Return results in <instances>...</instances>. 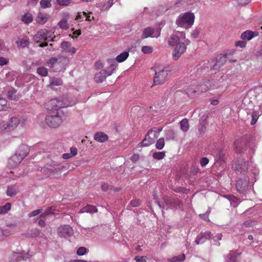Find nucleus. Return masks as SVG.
Segmentation results:
<instances>
[{
	"mask_svg": "<svg viewBox=\"0 0 262 262\" xmlns=\"http://www.w3.org/2000/svg\"><path fill=\"white\" fill-rule=\"evenodd\" d=\"M210 211H211V209L210 208H209L207 211L206 213H203V214H200L199 215V216L201 217V218H202L204 220L206 221H209V214L210 213Z\"/></svg>",
	"mask_w": 262,
	"mask_h": 262,
	"instance_id": "nucleus-50",
	"label": "nucleus"
},
{
	"mask_svg": "<svg viewBox=\"0 0 262 262\" xmlns=\"http://www.w3.org/2000/svg\"><path fill=\"white\" fill-rule=\"evenodd\" d=\"M222 234L221 233H217L215 236H212L211 239H213V241L216 242L217 241H221L222 239Z\"/></svg>",
	"mask_w": 262,
	"mask_h": 262,
	"instance_id": "nucleus-63",
	"label": "nucleus"
},
{
	"mask_svg": "<svg viewBox=\"0 0 262 262\" xmlns=\"http://www.w3.org/2000/svg\"><path fill=\"white\" fill-rule=\"evenodd\" d=\"M57 63V68L59 69L57 72H64L68 65L69 59L66 57H59Z\"/></svg>",
	"mask_w": 262,
	"mask_h": 262,
	"instance_id": "nucleus-19",
	"label": "nucleus"
},
{
	"mask_svg": "<svg viewBox=\"0 0 262 262\" xmlns=\"http://www.w3.org/2000/svg\"><path fill=\"white\" fill-rule=\"evenodd\" d=\"M21 20L26 24H29L33 21L32 15L27 13L24 14L21 18Z\"/></svg>",
	"mask_w": 262,
	"mask_h": 262,
	"instance_id": "nucleus-33",
	"label": "nucleus"
},
{
	"mask_svg": "<svg viewBox=\"0 0 262 262\" xmlns=\"http://www.w3.org/2000/svg\"><path fill=\"white\" fill-rule=\"evenodd\" d=\"M40 5L41 8H49L52 7L51 0H41Z\"/></svg>",
	"mask_w": 262,
	"mask_h": 262,
	"instance_id": "nucleus-38",
	"label": "nucleus"
},
{
	"mask_svg": "<svg viewBox=\"0 0 262 262\" xmlns=\"http://www.w3.org/2000/svg\"><path fill=\"white\" fill-rule=\"evenodd\" d=\"M258 117H259V115H258V113L254 111L252 113V120L251 121V125L255 124L256 123V122H257V119H258Z\"/></svg>",
	"mask_w": 262,
	"mask_h": 262,
	"instance_id": "nucleus-48",
	"label": "nucleus"
},
{
	"mask_svg": "<svg viewBox=\"0 0 262 262\" xmlns=\"http://www.w3.org/2000/svg\"><path fill=\"white\" fill-rule=\"evenodd\" d=\"M58 25L63 30H67L69 28L68 20L66 18L61 19L58 23Z\"/></svg>",
	"mask_w": 262,
	"mask_h": 262,
	"instance_id": "nucleus-36",
	"label": "nucleus"
},
{
	"mask_svg": "<svg viewBox=\"0 0 262 262\" xmlns=\"http://www.w3.org/2000/svg\"><path fill=\"white\" fill-rule=\"evenodd\" d=\"M30 149L28 145L22 144L19 146L15 154L24 159L29 153Z\"/></svg>",
	"mask_w": 262,
	"mask_h": 262,
	"instance_id": "nucleus-20",
	"label": "nucleus"
},
{
	"mask_svg": "<svg viewBox=\"0 0 262 262\" xmlns=\"http://www.w3.org/2000/svg\"><path fill=\"white\" fill-rule=\"evenodd\" d=\"M165 137L166 140H172L175 139V133L173 130L169 129L166 131Z\"/></svg>",
	"mask_w": 262,
	"mask_h": 262,
	"instance_id": "nucleus-34",
	"label": "nucleus"
},
{
	"mask_svg": "<svg viewBox=\"0 0 262 262\" xmlns=\"http://www.w3.org/2000/svg\"><path fill=\"white\" fill-rule=\"evenodd\" d=\"M240 253L237 250H230L229 252L224 256V262H238L237 256Z\"/></svg>",
	"mask_w": 262,
	"mask_h": 262,
	"instance_id": "nucleus-17",
	"label": "nucleus"
},
{
	"mask_svg": "<svg viewBox=\"0 0 262 262\" xmlns=\"http://www.w3.org/2000/svg\"><path fill=\"white\" fill-rule=\"evenodd\" d=\"M57 233L60 237L67 238L73 234L74 230L70 225H63L57 228Z\"/></svg>",
	"mask_w": 262,
	"mask_h": 262,
	"instance_id": "nucleus-11",
	"label": "nucleus"
},
{
	"mask_svg": "<svg viewBox=\"0 0 262 262\" xmlns=\"http://www.w3.org/2000/svg\"><path fill=\"white\" fill-rule=\"evenodd\" d=\"M231 203V205L234 207L237 206L239 199L233 195H227L225 196Z\"/></svg>",
	"mask_w": 262,
	"mask_h": 262,
	"instance_id": "nucleus-31",
	"label": "nucleus"
},
{
	"mask_svg": "<svg viewBox=\"0 0 262 262\" xmlns=\"http://www.w3.org/2000/svg\"><path fill=\"white\" fill-rule=\"evenodd\" d=\"M141 51L144 54H150L153 52V48L150 46H144L142 47Z\"/></svg>",
	"mask_w": 262,
	"mask_h": 262,
	"instance_id": "nucleus-47",
	"label": "nucleus"
},
{
	"mask_svg": "<svg viewBox=\"0 0 262 262\" xmlns=\"http://www.w3.org/2000/svg\"><path fill=\"white\" fill-rule=\"evenodd\" d=\"M129 204L132 207H136L139 206L141 203L139 200H134L130 202Z\"/></svg>",
	"mask_w": 262,
	"mask_h": 262,
	"instance_id": "nucleus-57",
	"label": "nucleus"
},
{
	"mask_svg": "<svg viewBox=\"0 0 262 262\" xmlns=\"http://www.w3.org/2000/svg\"><path fill=\"white\" fill-rule=\"evenodd\" d=\"M98 211L97 209L94 206L88 205L86 206L83 207L80 211V213H94Z\"/></svg>",
	"mask_w": 262,
	"mask_h": 262,
	"instance_id": "nucleus-26",
	"label": "nucleus"
},
{
	"mask_svg": "<svg viewBox=\"0 0 262 262\" xmlns=\"http://www.w3.org/2000/svg\"><path fill=\"white\" fill-rule=\"evenodd\" d=\"M185 38L186 35L184 32L174 31L173 34L170 35L167 43L169 46L175 47Z\"/></svg>",
	"mask_w": 262,
	"mask_h": 262,
	"instance_id": "nucleus-6",
	"label": "nucleus"
},
{
	"mask_svg": "<svg viewBox=\"0 0 262 262\" xmlns=\"http://www.w3.org/2000/svg\"><path fill=\"white\" fill-rule=\"evenodd\" d=\"M240 253L237 250H230L229 252L224 256V262H238L237 256Z\"/></svg>",
	"mask_w": 262,
	"mask_h": 262,
	"instance_id": "nucleus-18",
	"label": "nucleus"
},
{
	"mask_svg": "<svg viewBox=\"0 0 262 262\" xmlns=\"http://www.w3.org/2000/svg\"><path fill=\"white\" fill-rule=\"evenodd\" d=\"M224 154L221 151H219L216 154L215 156L214 157V160L215 161V164H217L218 163H221L224 161Z\"/></svg>",
	"mask_w": 262,
	"mask_h": 262,
	"instance_id": "nucleus-41",
	"label": "nucleus"
},
{
	"mask_svg": "<svg viewBox=\"0 0 262 262\" xmlns=\"http://www.w3.org/2000/svg\"><path fill=\"white\" fill-rule=\"evenodd\" d=\"M170 70H161L159 71H156L155 76L154 78V83L155 85L163 84L169 76Z\"/></svg>",
	"mask_w": 262,
	"mask_h": 262,
	"instance_id": "nucleus-7",
	"label": "nucleus"
},
{
	"mask_svg": "<svg viewBox=\"0 0 262 262\" xmlns=\"http://www.w3.org/2000/svg\"><path fill=\"white\" fill-rule=\"evenodd\" d=\"M135 260L136 262H146V258L143 256H136Z\"/></svg>",
	"mask_w": 262,
	"mask_h": 262,
	"instance_id": "nucleus-58",
	"label": "nucleus"
},
{
	"mask_svg": "<svg viewBox=\"0 0 262 262\" xmlns=\"http://www.w3.org/2000/svg\"><path fill=\"white\" fill-rule=\"evenodd\" d=\"M249 180L248 178H245L243 179H240L236 181V188L241 194H244L246 193L247 190L248 189Z\"/></svg>",
	"mask_w": 262,
	"mask_h": 262,
	"instance_id": "nucleus-12",
	"label": "nucleus"
},
{
	"mask_svg": "<svg viewBox=\"0 0 262 262\" xmlns=\"http://www.w3.org/2000/svg\"><path fill=\"white\" fill-rule=\"evenodd\" d=\"M163 199V202L157 201L158 206L162 210L164 209L176 210L181 209L183 207L182 202L178 198L165 196Z\"/></svg>",
	"mask_w": 262,
	"mask_h": 262,
	"instance_id": "nucleus-2",
	"label": "nucleus"
},
{
	"mask_svg": "<svg viewBox=\"0 0 262 262\" xmlns=\"http://www.w3.org/2000/svg\"><path fill=\"white\" fill-rule=\"evenodd\" d=\"M19 123V120L18 118L12 117L7 123L9 126V128H10L11 130L12 131L16 128Z\"/></svg>",
	"mask_w": 262,
	"mask_h": 262,
	"instance_id": "nucleus-27",
	"label": "nucleus"
},
{
	"mask_svg": "<svg viewBox=\"0 0 262 262\" xmlns=\"http://www.w3.org/2000/svg\"><path fill=\"white\" fill-rule=\"evenodd\" d=\"M11 205L7 203L5 205L0 207V214L7 213L11 209Z\"/></svg>",
	"mask_w": 262,
	"mask_h": 262,
	"instance_id": "nucleus-37",
	"label": "nucleus"
},
{
	"mask_svg": "<svg viewBox=\"0 0 262 262\" xmlns=\"http://www.w3.org/2000/svg\"><path fill=\"white\" fill-rule=\"evenodd\" d=\"M194 14L191 12L181 13L177 17L176 24L178 27L188 29L190 28L194 22Z\"/></svg>",
	"mask_w": 262,
	"mask_h": 262,
	"instance_id": "nucleus-3",
	"label": "nucleus"
},
{
	"mask_svg": "<svg viewBox=\"0 0 262 262\" xmlns=\"http://www.w3.org/2000/svg\"><path fill=\"white\" fill-rule=\"evenodd\" d=\"M63 83L62 80L59 78H53L51 79L50 84L53 86L61 85Z\"/></svg>",
	"mask_w": 262,
	"mask_h": 262,
	"instance_id": "nucleus-35",
	"label": "nucleus"
},
{
	"mask_svg": "<svg viewBox=\"0 0 262 262\" xmlns=\"http://www.w3.org/2000/svg\"><path fill=\"white\" fill-rule=\"evenodd\" d=\"M7 92L6 96L11 100L18 101L19 97L16 95L17 90L13 87H8L6 89Z\"/></svg>",
	"mask_w": 262,
	"mask_h": 262,
	"instance_id": "nucleus-21",
	"label": "nucleus"
},
{
	"mask_svg": "<svg viewBox=\"0 0 262 262\" xmlns=\"http://www.w3.org/2000/svg\"><path fill=\"white\" fill-rule=\"evenodd\" d=\"M9 63V60L3 57H0V66H3L5 65L8 64Z\"/></svg>",
	"mask_w": 262,
	"mask_h": 262,
	"instance_id": "nucleus-62",
	"label": "nucleus"
},
{
	"mask_svg": "<svg viewBox=\"0 0 262 262\" xmlns=\"http://www.w3.org/2000/svg\"><path fill=\"white\" fill-rule=\"evenodd\" d=\"M37 19L38 23L41 24H44L48 21V20L49 19V17L46 14H43L42 13H39L38 14Z\"/></svg>",
	"mask_w": 262,
	"mask_h": 262,
	"instance_id": "nucleus-30",
	"label": "nucleus"
},
{
	"mask_svg": "<svg viewBox=\"0 0 262 262\" xmlns=\"http://www.w3.org/2000/svg\"><path fill=\"white\" fill-rule=\"evenodd\" d=\"M52 210H53V207H48L46 210L45 211L40 214V216L41 217H46L47 215H49V214H52L53 213V212H52Z\"/></svg>",
	"mask_w": 262,
	"mask_h": 262,
	"instance_id": "nucleus-49",
	"label": "nucleus"
},
{
	"mask_svg": "<svg viewBox=\"0 0 262 262\" xmlns=\"http://www.w3.org/2000/svg\"><path fill=\"white\" fill-rule=\"evenodd\" d=\"M155 32L154 29L152 27H148L144 28L142 32L141 38L142 39H145L148 37H152V34Z\"/></svg>",
	"mask_w": 262,
	"mask_h": 262,
	"instance_id": "nucleus-25",
	"label": "nucleus"
},
{
	"mask_svg": "<svg viewBox=\"0 0 262 262\" xmlns=\"http://www.w3.org/2000/svg\"><path fill=\"white\" fill-rule=\"evenodd\" d=\"M129 53L127 51L123 52L117 56L116 59L119 62L124 61L128 57Z\"/></svg>",
	"mask_w": 262,
	"mask_h": 262,
	"instance_id": "nucleus-29",
	"label": "nucleus"
},
{
	"mask_svg": "<svg viewBox=\"0 0 262 262\" xmlns=\"http://www.w3.org/2000/svg\"><path fill=\"white\" fill-rule=\"evenodd\" d=\"M200 33V28L196 27L194 30L192 31L191 36L193 38H196L199 37Z\"/></svg>",
	"mask_w": 262,
	"mask_h": 262,
	"instance_id": "nucleus-53",
	"label": "nucleus"
},
{
	"mask_svg": "<svg viewBox=\"0 0 262 262\" xmlns=\"http://www.w3.org/2000/svg\"><path fill=\"white\" fill-rule=\"evenodd\" d=\"M180 127L181 130L183 132L186 133L189 130V124L187 118H184L180 122Z\"/></svg>",
	"mask_w": 262,
	"mask_h": 262,
	"instance_id": "nucleus-28",
	"label": "nucleus"
},
{
	"mask_svg": "<svg viewBox=\"0 0 262 262\" xmlns=\"http://www.w3.org/2000/svg\"><path fill=\"white\" fill-rule=\"evenodd\" d=\"M72 105V104L56 98L49 101L47 104V108L50 110L45 119L47 124L51 128L59 127L63 121L60 116L61 112L60 109Z\"/></svg>",
	"mask_w": 262,
	"mask_h": 262,
	"instance_id": "nucleus-1",
	"label": "nucleus"
},
{
	"mask_svg": "<svg viewBox=\"0 0 262 262\" xmlns=\"http://www.w3.org/2000/svg\"><path fill=\"white\" fill-rule=\"evenodd\" d=\"M227 58V54L220 55L216 59V62L211 68L213 70H218L220 69L226 62Z\"/></svg>",
	"mask_w": 262,
	"mask_h": 262,
	"instance_id": "nucleus-15",
	"label": "nucleus"
},
{
	"mask_svg": "<svg viewBox=\"0 0 262 262\" xmlns=\"http://www.w3.org/2000/svg\"><path fill=\"white\" fill-rule=\"evenodd\" d=\"M42 209L40 208V209H37V210H34L31 212H30L28 216V217H33V216H36L38 214H39V213H41L42 211Z\"/></svg>",
	"mask_w": 262,
	"mask_h": 262,
	"instance_id": "nucleus-51",
	"label": "nucleus"
},
{
	"mask_svg": "<svg viewBox=\"0 0 262 262\" xmlns=\"http://www.w3.org/2000/svg\"><path fill=\"white\" fill-rule=\"evenodd\" d=\"M211 83V81L209 80H205L201 82L198 85H191L188 89L187 91L190 94L206 92L212 87Z\"/></svg>",
	"mask_w": 262,
	"mask_h": 262,
	"instance_id": "nucleus-4",
	"label": "nucleus"
},
{
	"mask_svg": "<svg viewBox=\"0 0 262 262\" xmlns=\"http://www.w3.org/2000/svg\"><path fill=\"white\" fill-rule=\"evenodd\" d=\"M7 103V100L5 98L0 97V111L6 110Z\"/></svg>",
	"mask_w": 262,
	"mask_h": 262,
	"instance_id": "nucleus-45",
	"label": "nucleus"
},
{
	"mask_svg": "<svg viewBox=\"0 0 262 262\" xmlns=\"http://www.w3.org/2000/svg\"><path fill=\"white\" fill-rule=\"evenodd\" d=\"M108 136L103 132H99L94 134V139L97 142L103 143L108 140Z\"/></svg>",
	"mask_w": 262,
	"mask_h": 262,
	"instance_id": "nucleus-24",
	"label": "nucleus"
},
{
	"mask_svg": "<svg viewBox=\"0 0 262 262\" xmlns=\"http://www.w3.org/2000/svg\"><path fill=\"white\" fill-rule=\"evenodd\" d=\"M58 60V57H52L47 62V65L51 68L53 72H57L59 69L57 68V62Z\"/></svg>",
	"mask_w": 262,
	"mask_h": 262,
	"instance_id": "nucleus-23",
	"label": "nucleus"
},
{
	"mask_svg": "<svg viewBox=\"0 0 262 262\" xmlns=\"http://www.w3.org/2000/svg\"><path fill=\"white\" fill-rule=\"evenodd\" d=\"M198 130L199 132V136H203V134H204L206 130V126L205 125L204 122L200 123L199 126Z\"/></svg>",
	"mask_w": 262,
	"mask_h": 262,
	"instance_id": "nucleus-46",
	"label": "nucleus"
},
{
	"mask_svg": "<svg viewBox=\"0 0 262 262\" xmlns=\"http://www.w3.org/2000/svg\"><path fill=\"white\" fill-rule=\"evenodd\" d=\"M212 238V234L210 231L201 232L196 237L195 239V243L196 245L204 244L207 239Z\"/></svg>",
	"mask_w": 262,
	"mask_h": 262,
	"instance_id": "nucleus-13",
	"label": "nucleus"
},
{
	"mask_svg": "<svg viewBox=\"0 0 262 262\" xmlns=\"http://www.w3.org/2000/svg\"><path fill=\"white\" fill-rule=\"evenodd\" d=\"M71 46V43L69 41H63L61 43L60 47L62 49V51L67 52L70 47Z\"/></svg>",
	"mask_w": 262,
	"mask_h": 262,
	"instance_id": "nucleus-44",
	"label": "nucleus"
},
{
	"mask_svg": "<svg viewBox=\"0 0 262 262\" xmlns=\"http://www.w3.org/2000/svg\"><path fill=\"white\" fill-rule=\"evenodd\" d=\"M209 159L206 157H203L200 159V165L202 167H205L209 163Z\"/></svg>",
	"mask_w": 262,
	"mask_h": 262,
	"instance_id": "nucleus-56",
	"label": "nucleus"
},
{
	"mask_svg": "<svg viewBox=\"0 0 262 262\" xmlns=\"http://www.w3.org/2000/svg\"><path fill=\"white\" fill-rule=\"evenodd\" d=\"M23 160L21 157L15 154L8 160V165L10 168H13L18 165Z\"/></svg>",
	"mask_w": 262,
	"mask_h": 262,
	"instance_id": "nucleus-16",
	"label": "nucleus"
},
{
	"mask_svg": "<svg viewBox=\"0 0 262 262\" xmlns=\"http://www.w3.org/2000/svg\"><path fill=\"white\" fill-rule=\"evenodd\" d=\"M112 75V72L101 70V71L95 74L94 80L97 83H101L105 80L107 77Z\"/></svg>",
	"mask_w": 262,
	"mask_h": 262,
	"instance_id": "nucleus-14",
	"label": "nucleus"
},
{
	"mask_svg": "<svg viewBox=\"0 0 262 262\" xmlns=\"http://www.w3.org/2000/svg\"><path fill=\"white\" fill-rule=\"evenodd\" d=\"M31 256V255H30L29 252H27L24 254L23 256H17V258L18 260H20V259L26 260L28 258H29Z\"/></svg>",
	"mask_w": 262,
	"mask_h": 262,
	"instance_id": "nucleus-59",
	"label": "nucleus"
},
{
	"mask_svg": "<svg viewBox=\"0 0 262 262\" xmlns=\"http://www.w3.org/2000/svg\"><path fill=\"white\" fill-rule=\"evenodd\" d=\"M94 66L96 70H100L104 67L103 64L100 61H96Z\"/></svg>",
	"mask_w": 262,
	"mask_h": 262,
	"instance_id": "nucleus-60",
	"label": "nucleus"
},
{
	"mask_svg": "<svg viewBox=\"0 0 262 262\" xmlns=\"http://www.w3.org/2000/svg\"><path fill=\"white\" fill-rule=\"evenodd\" d=\"M165 145L164 139L163 138H159L156 143V147L158 149L161 150L163 149Z\"/></svg>",
	"mask_w": 262,
	"mask_h": 262,
	"instance_id": "nucleus-43",
	"label": "nucleus"
},
{
	"mask_svg": "<svg viewBox=\"0 0 262 262\" xmlns=\"http://www.w3.org/2000/svg\"><path fill=\"white\" fill-rule=\"evenodd\" d=\"M246 45V42L243 40H239L235 42V46L236 47H239L240 48H245Z\"/></svg>",
	"mask_w": 262,
	"mask_h": 262,
	"instance_id": "nucleus-61",
	"label": "nucleus"
},
{
	"mask_svg": "<svg viewBox=\"0 0 262 262\" xmlns=\"http://www.w3.org/2000/svg\"><path fill=\"white\" fill-rule=\"evenodd\" d=\"M50 33V31L46 29H41L39 30L33 36V40L36 42L49 41L51 40L50 37L48 38V36H49V34Z\"/></svg>",
	"mask_w": 262,
	"mask_h": 262,
	"instance_id": "nucleus-9",
	"label": "nucleus"
},
{
	"mask_svg": "<svg viewBox=\"0 0 262 262\" xmlns=\"http://www.w3.org/2000/svg\"><path fill=\"white\" fill-rule=\"evenodd\" d=\"M87 249L84 247H81L77 249V254L79 256H82L86 254Z\"/></svg>",
	"mask_w": 262,
	"mask_h": 262,
	"instance_id": "nucleus-54",
	"label": "nucleus"
},
{
	"mask_svg": "<svg viewBox=\"0 0 262 262\" xmlns=\"http://www.w3.org/2000/svg\"><path fill=\"white\" fill-rule=\"evenodd\" d=\"M59 166L56 162H53L50 165H47L41 168V171L47 176H52L60 169Z\"/></svg>",
	"mask_w": 262,
	"mask_h": 262,
	"instance_id": "nucleus-10",
	"label": "nucleus"
},
{
	"mask_svg": "<svg viewBox=\"0 0 262 262\" xmlns=\"http://www.w3.org/2000/svg\"><path fill=\"white\" fill-rule=\"evenodd\" d=\"M37 73L41 76L45 77L47 76L48 72L47 68L41 67L37 69Z\"/></svg>",
	"mask_w": 262,
	"mask_h": 262,
	"instance_id": "nucleus-42",
	"label": "nucleus"
},
{
	"mask_svg": "<svg viewBox=\"0 0 262 262\" xmlns=\"http://www.w3.org/2000/svg\"><path fill=\"white\" fill-rule=\"evenodd\" d=\"M10 128L7 123L1 122L0 123V133H3L4 132H11Z\"/></svg>",
	"mask_w": 262,
	"mask_h": 262,
	"instance_id": "nucleus-40",
	"label": "nucleus"
},
{
	"mask_svg": "<svg viewBox=\"0 0 262 262\" xmlns=\"http://www.w3.org/2000/svg\"><path fill=\"white\" fill-rule=\"evenodd\" d=\"M107 62L110 64V65L107 67L106 69L103 70L105 71L106 72H107L108 71L111 72L112 74L116 68V66L115 64V61L113 59H109L107 60Z\"/></svg>",
	"mask_w": 262,
	"mask_h": 262,
	"instance_id": "nucleus-32",
	"label": "nucleus"
},
{
	"mask_svg": "<svg viewBox=\"0 0 262 262\" xmlns=\"http://www.w3.org/2000/svg\"><path fill=\"white\" fill-rule=\"evenodd\" d=\"M165 156V151L155 152L152 154V157L155 159L160 160L163 159Z\"/></svg>",
	"mask_w": 262,
	"mask_h": 262,
	"instance_id": "nucleus-39",
	"label": "nucleus"
},
{
	"mask_svg": "<svg viewBox=\"0 0 262 262\" xmlns=\"http://www.w3.org/2000/svg\"><path fill=\"white\" fill-rule=\"evenodd\" d=\"M258 35L257 32H253L250 30H246L243 32L241 35V38L243 40H250L254 37Z\"/></svg>",
	"mask_w": 262,
	"mask_h": 262,
	"instance_id": "nucleus-22",
	"label": "nucleus"
},
{
	"mask_svg": "<svg viewBox=\"0 0 262 262\" xmlns=\"http://www.w3.org/2000/svg\"><path fill=\"white\" fill-rule=\"evenodd\" d=\"M190 43L188 39H184L182 42L176 46L172 52V58L174 60H177L181 55L184 54L187 49V46Z\"/></svg>",
	"mask_w": 262,
	"mask_h": 262,
	"instance_id": "nucleus-5",
	"label": "nucleus"
},
{
	"mask_svg": "<svg viewBox=\"0 0 262 262\" xmlns=\"http://www.w3.org/2000/svg\"><path fill=\"white\" fill-rule=\"evenodd\" d=\"M57 3L59 6H67L71 3L70 0H56Z\"/></svg>",
	"mask_w": 262,
	"mask_h": 262,
	"instance_id": "nucleus-52",
	"label": "nucleus"
},
{
	"mask_svg": "<svg viewBox=\"0 0 262 262\" xmlns=\"http://www.w3.org/2000/svg\"><path fill=\"white\" fill-rule=\"evenodd\" d=\"M154 130L151 129L145 135V138L140 143L141 147H147L155 142V140L158 137V133H154Z\"/></svg>",
	"mask_w": 262,
	"mask_h": 262,
	"instance_id": "nucleus-8",
	"label": "nucleus"
},
{
	"mask_svg": "<svg viewBox=\"0 0 262 262\" xmlns=\"http://www.w3.org/2000/svg\"><path fill=\"white\" fill-rule=\"evenodd\" d=\"M16 192L14 189L10 186H8L7 190V194L9 196H13L16 194Z\"/></svg>",
	"mask_w": 262,
	"mask_h": 262,
	"instance_id": "nucleus-55",
	"label": "nucleus"
},
{
	"mask_svg": "<svg viewBox=\"0 0 262 262\" xmlns=\"http://www.w3.org/2000/svg\"><path fill=\"white\" fill-rule=\"evenodd\" d=\"M139 159V155L138 154H134L130 158V160L133 162H136Z\"/></svg>",
	"mask_w": 262,
	"mask_h": 262,
	"instance_id": "nucleus-64",
	"label": "nucleus"
}]
</instances>
